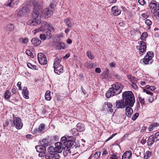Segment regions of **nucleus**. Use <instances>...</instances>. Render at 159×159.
Returning a JSON list of instances; mask_svg holds the SVG:
<instances>
[{"mask_svg":"<svg viewBox=\"0 0 159 159\" xmlns=\"http://www.w3.org/2000/svg\"><path fill=\"white\" fill-rule=\"evenodd\" d=\"M111 87L107 91L106 96L107 98L120 94L122 92L123 86L121 84L116 83L111 85Z\"/></svg>","mask_w":159,"mask_h":159,"instance_id":"obj_1","label":"nucleus"},{"mask_svg":"<svg viewBox=\"0 0 159 159\" xmlns=\"http://www.w3.org/2000/svg\"><path fill=\"white\" fill-rule=\"evenodd\" d=\"M122 98L127 106L133 107L135 102L134 97L133 93L130 91H126L123 93Z\"/></svg>","mask_w":159,"mask_h":159,"instance_id":"obj_2","label":"nucleus"},{"mask_svg":"<svg viewBox=\"0 0 159 159\" xmlns=\"http://www.w3.org/2000/svg\"><path fill=\"white\" fill-rule=\"evenodd\" d=\"M154 53L152 51L148 52L144 58L141 60L145 64H151L153 62L152 58L153 57Z\"/></svg>","mask_w":159,"mask_h":159,"instance_id":"obj_3","label":"nucleus"},{"mask_svg":"<svg viewBox=\"0 0 159 159\" xmlns=\"http://www.w3.org/2000/svg\"><path fill=\"white\" fill-rule=\"evenodd\" d=\"M13 116V121L11 122L12 127L15 126L17 129H21L23 126L21 120L19 117H15L14 114L12 115Z\"/></svg>","mask_w":159,"mask_h":159,"instance_id":"obj_4","label":"nucleus"},{"mask_svg":"<svg viewBox=\"0 0 159 159\" xmlns=\"http://www.w3.org/2000/svg\"><path fill=\"white\" fill-rule=\"evenodd\" d=\"M41 7L36 2L33 3V10L32 16L34 19L36 20L39 15V12L40 11Z\"/></svg>","mask_w":159,"mask_h":159,"instance_id":"obj_5","label":"nucleus"},{"mask_svg":"<svg viewBox=\"0 0 159 159\" xmlns=\"http://www.w3.org/2000/svg\"><path fill=\"white\" fill-rule=\"evenodd\" d=\"M150 9L152 13V16L156 15V12L159 10V3L155 1H151L149 4Z\"/></svg>","mask_w":159,"mask_h":159,"instance_id":"obj_6","label":"nucleus"},{"mask_svg":"<svg viewBox=\"0 0 159 159\" xmlns=\"http://www.w3.org/2000/svg\"><path fill=\"white\" fill-rule=\"evenodd\" d=\"M138 44L139 45L136 46V48L139 50V54L142 55H143V53L146 50L147 46L146 43L143 41H138Z\"/></svg>","mask_w":159,"mask_h":159,"instance_id":"obj_7","label":"nucleus"},{"mask_svg":"<svg viewBox=\"0 0 159 159\" xmlns=\"http://www.w3.org/2000/svg\"><path fill=\"white\" fill-rule=\"evenodd\" d=\"M17 14L20 16H23L24 15L28 14L30 11V9L28 7L24 6L20 9L17 10Z\"/></svg>","mask_w":159,"mask_h":159,"instance_id":"obj_8","label":"nucleus"},{"mask_svg":"<svg viewBox=\"0 0 159 159\" xmlns=\"http://www.w3.org/2000/svg\"><path fill=\"white\" fill-rule=\"evenodd\" d=\"M80 145L79 143H76L75 141V140L72 141H71L69 142V143H68L67 144L66 146V148L67 149H68V148H70V149L73 150L77 149L78 148L80 149Z\"/></svg>","mask_w":159,"mask_h":159,"instance_id":"obj_9","label":"nucleus"},{"mask_svg":"<svg viewBox=\"0 0 159 159\" xmlns=\"http://www.w3.org/2000/svg\"><path fill=\"white\" fill-rule=\"evenodd\" d=\"M52 6L51 5L48 8H46L43 10V14L45 18L50 17L53 13L52 9Z\"/></svg>","mask_w":159,"mask_h":159,"instance_id":"obj_10","label":"nucleus"},{"mask_svg":"<svg viewBox=\"0 0 159 159\" xmlns=\"http://www.w3.org/2000/svg\"><path fill=\"white\" fill-rule=\"evenodd\" d=\"M38 59L39 63L41 65L46 64L47 63V59L42 53H39L38 55Z\"/></svg>","mask_w":159,"mask_h":159,"instance_id":"obj_11","label":"nucleus"},{"mask_svg":"<svg viewBox=\"0 0 159 159\" xmlns=\"http://www.w3.org/2000/svg\"><path fill=\"white\" fill-rule=\"evenodd\" d=\"M41 25H45L46 28H47V29L45 30V32L47 33H48V32H49L50 34H52V32H54V29L51 24H48L45 22H44L41 23Z\"/></svg>","mask_w":159,"mask_h":159,"instance_id":"obj_12","label":"nucleus"},{"mask_svg":"<svg viewBox=\"0 0 159 159\" xmlns=\"http://www.w3.org/2000/svg\"><path fill=\"white\" fill-rule=\"evenodd\" d=\"M64 147H63V144L61 142H57L55 144V150L57 153H61Z\"/></svg>","mask_w":159,"mask_h":159,"instance_id":"obj_13","label":"nucleus"},{"mask_svg":"<svg viewBox=\"0 0 159 159\" xmlns=\"http://www.w3.org/2000/svg\"><path fill=\"white\" fill-rule=\"evenodd\" d=\"M123 98L122 100H117L116 101V106L118 108H123L125 107L127 105L125 104V103Z\"/></svg>","mask_w":159,"mask_h":159,"instance_id":"obj_14","label":"nucleus"},{"mask_svg":"<svg viewBox=\"0 0 159 159\" xmlns=\"http://www.w3.org/2000/svg\"><path fill=\"white\" fill-rule=\"evenodd\" d=\"M112 14L115 16H118L121 13V11L120 8L118 6H114L111 9Z\"/></svg>","mask_w":159,"mask_h":159,"instance_id":"obj_15","label":"nucleus"},{"mask_svg":"<svg viewBox=\"0 0 159 159\" xmlns=\"http://www.w3.org/2000/svg\"><path fill=\"white\" fill-rule=\"evenodd\" d=\"M35 148L37 152H39V156L40 157V155L43 154V152L44 151H45L46 150V148L43 145H38L35 147ZM43 156L41 155V157Z\"/></svg>","mask_w":159,"mask_h":159,"instance_id":"obj_16","label":"nucleus"},{"mask_svg":"<svg viewBox=\"0 0 159 159\" xmlns=\"http://www.w3.org/2000/svg\"><path fill=\"white\" fill-rule=\"evenodd\" d=\"M53 68L54 72L58 75L63 72V66L62 65L54 66Z\"/></svg>","mask_w":159,"mask_h":159,"instance_id":"obj_17","label":"nucleus"},{"mask_svg":"<svg viewBox=\"0 0 159 159\" xmlns=\"http://www.w3.org/2000/svg\"><path fill=\"white\" fill-rule=\"evenodd\" d=\"M52 34H50L48 32L47 33L46 32L43 34H41L40 35L39 37L40 39L43 40H44L46 39H50L52 37Z\"/></svg>","mask_w":159,"mask_h":159,"instance_id":"obj_18","label":"nucleus"},{"mask_svg":"<svg viewBox=\"0 0 159 159\" xmlns=\"http://www.w3.org/2000/svg\"><path fill=\"white\" fill-rule=\"evenodd\" d=\"M125 108V114L128 117H130L133 113V111L132 108V107L129 106H127Z\"/></svg>","mask_w":159,"mask_h":159,"instance_id":"obj_19","label":"nucleus"},{"mask_svg":"<svg viewBox=\"0 0 159 159\" xmlns=\"http://www.w3.org/2000/svg\"><path fill=\"white\" fill-rule=\"evenodd\" d=\"M132 155V152L130 151H127L123 154L122 159H129Z\"/></svg>","mask_w":159,"mask_h":159,"instance_id":"obj_20","label":"nucleus"},{"mask_svg":"<svg viewBox=\"0 0 159 159\" xmlns=\"http://www.w3.org/2000/svg\"><path fill=\"white\" fill-rule=\"evenodd\" d=\"M41 41L37 38H34L32 39L31 40L32 43L35 46L40 45L41 43Z\"/></svg>","mask_w":159,"mask_h":159,"instance_id":"obj_21","label":"nucleus"},{"mask_svg":"<svg viewBox=\"0 0 159 159\" xmlns=\"http://www.w3.org/2000/svg\"><path fill=\"white\" fill-rule=\"evenodd\" d=\"M22 94L24 98L26 99L29 98V92L27 90V88L26 87H24L22 90Z\"/></svg>","mask_w":159,"mask_h":159,"instance_id":"obj_22","label":"nucleus"},{"mask_svg":"<svg viewBox=\"0 0 159 159\" xmlns=\"http://www.w3.org/2000/svg\"><path fill=\"white\" fill-rule=\"evenodd\" d=\"M155 138L153 135L150 136L148 138L147 140V143L148 146H151L154 142H155Z\"/></svg>","mask_w":159,"mask_h":159,"instance_id":"obj_23","label":"nucleus"},{"mask_svg":"<svg viewBox=\"0 0 159 159\" xmlns=\"http://www.w3.org/2000/svg\"><path fill=\"white\" fill-rule=\"evenodd\" d=\"M77 129L80 132H83L85 129V126L84 124L79 123L77 124Z\"/></svg>","mask_w":159,"mask_h":159,"instance_id":"obj_24","label":"nucleus"},{"mask_svg":"<svg viewBox=\"0 0 159 159\" xmlns=\"http://www.w3.org/2000/svg\"><path fill=\"white\" fill-rule=\"evenodd\" d=\"M41 23V21L39 19H36V20L34 19L33 20H30L28 21V23L31 25L35 26L40 24Z\"/></svg>","mask_w":159,"mask_h":159,"instance_id":"obj_25","label":"nucleus"},{"mask_svg":"<svg viewBox=\"0 0 159 159\" xmlns=\"http://www.w3.org/2000/svg\"><path fill=\"white\" fill-rule=\"evenodd\" d=\"M61 60V58H58L57 57L55 58L53 63V67L61 65L60 64Z\"/></svg>","mask_w":159,"mask_h":159,"instance_id":"obj_26","label":"nucleus"},{"mask_svg":"<svg viewBox=\"0 0 159 159\" xmlns=\"http://www.w3.org/2000/svg\"><path fill=\"white\" fill-rule=\"evenodd\" d=\"M65 45L62 42H59L58 45L56 46V48L57 50H61L65 48Z\"/></svg>","mask_w":159,"mask_h":159,"instance_id":"obj_27","label":"nucleus"},{"mask_svg":"<svg viewBox=\"0 0 159 159\" xmlns=\"http://www.w3.org/2000/svg\"><path fill=\"white\" fill-rule=\"evenodd\" d=\"M64 22L69 27H71L72 25V24L71 23L70 19L69 18H67L65 19Z\"/></svg>","mask_w":159,"mask_h":159,"instance_id":"obj_28","label":"nucleus"},{"mask_svg":"<svg viewBox=\"0 0 159 159\" xmlns=\"http://www.w3.org/2000/svg\"><path fill=\"white\" fill-rule=\"evenodd\" d=\"M67 137L65 136L61 137V143L62 144L63 143L65 146H66L68 143H67Z\"/></svg>","mask_w":159,"mask_h":159,"instance_id":"obj_29","label":"nucleus"},{"mask_svg":"<svg viewBox=\"0 0 159 159\" xmlns=\"http://www.w3.org/2000/svg\"><path fill=\"white\" fill-rule=\"evenodd\" d=\"M104 105L105 106L107 105L108 108L109 109V110L111 112H113V110L111 108L112 105L111 103L106 102L104 103Z\"/></svg>","mask_w":159,"mask_h":159,"instance_id":"obj_30","label":"nucleus"},{"mask_svg":"<svg viewBox=\"0 0 159 159\" xmlns=\"http://www.w3.org/2000/svg\"><path fill=\"white\" fill-rule=\"evenodd\" d=\"M45 125L44 124H41L40 125L38 128L39 133L42 134L43 133V130L45 129Z\"/></svg>","mask_w":159,"mask_h":159,"instance_id":"obj_31","label":"nucleus"},{"mask_svg":"<svg viewBox=\"0 0 159 159\" xmlns=\"http://www.w3.org/2000/svg\"><path fill=\"white\" fill-rule=\"evenodd\" d=\"M45 97L46 100L48 101H50L51 99V96L50 95V91H47L45 93Z\"/></svg>","mask_w":159,"mask_h":159,"instance_id":"obj_32","label":"nucleus"},{"mask_svg":"<svg viewBox=\"0 0 159 159\" xmlns=\"http://www.w3.org/2000/svg\"><path fill=\"white\" fill-rule=\"evenodd\" d=\"M11 96V93L8 90L6 91L4 94V98L6 99H8L10 98Z\"/></svg>","mask_w":159,"mask_h":159,"instance_id":"obj_33","label":"nucleus"},{"mask_svg":"<svg viewBox=\"0 0 159 159\" xmlns=\"http://www.w3.org/2000/svg\"><path fill=\"white\" fill-rule=\"evenodd\" d=\"M48 151L49 153H55L56 152L55 147L53 146H51L49 147L48 148Z\"/></svg>","mask_w":159,"mask_h":159,"instance_id":"obj_34","label":"nucleus"},{"mask_svg":"<svg viewBox=\"0 0 159 159\" xmlns=\"http://www.w3.org/2000/svg\"><path fill=\"white\" fill-rule=\"evenodd\" d=\"M14 29V25L12 24H9L7 25L6 30L9 31H13Z\"/></svg>","mask_w":159,"mask_h":159,"instance_id":"obj_35","label":"nucleus"},{"mask_svg":"<svg viewBox=\"0 0 159 159\" xmlns=\"http://www.w3.org/2000/svg\"><path fill=\"white\" fill-rule=\"evenodd\" d=\"M41 144L42 145H43L46 148V147H47L49 144V143L48 142V140L46 139H43L42 141Z\"/></svg>","mask_w":159,"mask_h":159,"instance_id":"obj_36","label":"nucleus"},{"mask_svg":"<svg viewBox=\"0 0 159 159\" xmlns=\"http://www.w3.org/2000/svg\"><path fill=\"white\" fill-rule=\"evenodd\" d=\"M19 40L20 43L25 44L27 43L28 42L29 39L27 38H20L19 39Z\"/></svg>","mask_w":159,"mask_h":159,"instance_id":"obj_37","label":"nucleus"},{"mask_svg":"<svg viewBox=\"0 0 159 159\" xmlns=\"http://www.w3.org/2000/svg\"><path fill=\"white\" fill-rule=\"evenodd\" d=\"M14 4L13 0H8L6 6L7 7H13Z\"/></svg>","mask_w":159,"mask_h":159,"instance_id":"obj_38","label":"nucleus"},{"mask_svg":"<svg viewBox=\"0 0 159 159\" xmlns=\"http://www.w3.org/2000/svg\"><path fill=\"white\" fill-rule=\"evenodd\" d=\"M157 123H154L150 125L148 127L149 131H151L152 130L153 128L157 126Z\"/></svg>","mask_w":159,"mask_h":159,"instance_id":"obj_39","label":"nucleus"},{"mask_svg":"<svg viewBox=\"0 0 159 159\" xmlns=\"http://www.w3.org/2000/svg\"><path fill=\"white\" fill-rule=\"evenodd\" d=\"M148 37V34L146 32H143L142 33L140 39L143 41L146 40V38Z\"/></svg>","mask_w":159,"mask_h":159,"instance_id":"obj_40","label":"nucleus"},{"mask_svg":"<svg viewBox=\"0 0 159 159\" xmlns=\"http://www.w3.org/2000/svg\"><path fill=\"white\" fill-rule=\"evenodd\" d=\"M78 131H79L77 130V128H73L71 130V132L72 134L75 136H77L79 135V134Z\"/></svg>","mask_w":159,"mask_h":159,"instance_id":"obj_41","label":"nucleus"},{"mask_svg":"<svg viewBox=\"0 0 159 159\" xmlns=\"http://www.w3.org/2000/svg\"><path fill=\"white\" fill-rule=\"evenodd\" d=\"M43 157H44L45 159H52V153L45 154L43 153Z\"/></svg>","mask_w":159,"mask_h":159,"instance_id":"obj_42","label":"nucleus"},{"mask_svg":"<svg viewBox=\"0 0 159 159\" xmlns=\"http://www.w3.org/2000/svg\"><path fill=\"white\" fill-rule=\"evenodd\" d=\"M52 159L54 158L55 159H59L60 158V155L57 153H51Z\"/></svg>","mask_w":159,"mask_h":159,"instance_id":"obj_43","label":"nucleus"},{"mask_svg":"<svg viewBox=\"0 0 159 159\" xmlns=\"http://www.w3.org/2000/svg\"><path fill=\"white\" fill-rule=\"evenodd\" d=\"M27 66L32 69L36 70V66L35 65H32L30 63H27Z\"/></svg>","mask_w":159,"mask_h":159,"instance_id":"obj_44","label":"nucleus"},{"mask_svg":"<svg viewBox=\"0 0 159 159\" xmlns=\"http://www.w3.org/2000/svg\"><path fill=\"white\" fill-rule=\"evenodd\" d=\"M87 55L88 57L91 59H93L94 58V56L91 54V53L90 51H88L87 52Z\"/></svg>","mask_w":159,"mask_h":159,"instance_id":"obj_45","label":"nucleus"},{"mask_svg":"<svg viewBox=\"0 0 159 159\" xmlns=\"http://www.w3.org/2000/svg\"><path fill=\"white\" fill-rule=\"evenodd\" d=\"M147 139V137L145 136H143L141 141V143L143 145L145 144L147 142L146 139Z\"/></svg>","mask_w":159,"mask_h":159,"instance_id":"obj_46","label":"nucleus"},{"mask_svg":"<svg viewBox=\"0 0 159 159\" xmlns=\"http://www.w3.org/2000/svg\"><path fill=\"white\" fill-rule=\"evenodd\" d=\"M101 155V152H96L94 155V157L95 159H98Z\"/></svg>","mask_w":159,"mask_h":159,"instance_id":"obj_47","label":"nucleus"},{"mask_svg":"<svg viewBox=\"0 0 159 159\" xmlns=\"http://www.w3.org/2000/svg\"><path fill=\"white\" fill-rule=\"evenodd\" d=\"M111 159H120V157L118 156L117 155L113 154L111 155Z\"/></svg>","mask_w":159,"mask_h":159,"instance_id":"obj_48","label":"nucleus"},{"mask_svg":"<svg viewBox=\"0 0 159 159\" xmlns=\"http://www.w3.org/2000/svg\"><path fill=\"white\" fill-rule=\"evenodd\" d=\"M153 136L155 139H156L155 142H157V141H159V132L156 133Z\"/></svg>","mask_w":159,"mask_h":159,"instance_id":"obj_49","label":"nucleus"},{"mask_svg":"<svg viewBox=\"0 0 159 159\" xmlns=\"http://www.w3.org/2000/svg\"><path fill=\"white\" fill-rule=\"evenodd\" d=\"M66 146H65L64 147L63 149V154L65 156H66L68 154V152H69V150H66Z\"/></svg>","mask_w":159,"mask_h":159,"instance_id":"obj_50","label":"nucleus"},{"mask_svg":"<svg viewBox=\"0 0 159 159\" xmlns=\"http://www.w3.org/2000/svg\"><path fill=\"white\" fill-rule=\"evenodd\" d=\"M139 116V113H136L134 114L133 116H132V120H136V119Z\"/></svg>","mask_w":159,"mask_h":159,"instance_id":"obj_51","label":"nucleus"},{"mask_svg":"<svg viewBox=\"0 0 159 159\" xmlns=\"http://www.w3.org/2000/svg\"><path fill=\"white\" fill-rule=\"evenodd\" d=\"M26 54L31 57H33L34 56L32 53L29 50H26Z\"/></svg>","mask_w":159,"mask_h":159,"instance_id":"obj_52","label":"nucleus"},{"mask_svg":"<svg viewBox=\"0 0 159 159\" xmlns=\"http://www.w3.org/2000/svg\"><path fill=\"white\" fill-rule=\"evenodd\" d=\"M139 102H140L141 103L142 105L144 104V103H145V101H144V98H143L139 96Z\"/></svg>","mask_w":159,"mask_h":159,"instance_id":"obj_53","label":"nucleus"},{"mask_svg":"<svg viewBox=\"0 0 159 159\" xmlns=\"http://www.w3.org/2000/svg\"><path fill=\"white\" fill-rule=\"evenodd\" d=\"M66 137L67 139V143H69V142L71 141H73V140H75V139L71 136H67V137Z\"/></svg>","mask_w":159,"mask_h":159,"instance_id":"obj_54","label":"nucleus"},{"mask_svg":"<svg viewBox=\"0 0 159 159\" xmlns=\"http://www.w3.org/2000/svg\"><path fill=\"white\" fill-rule=\"evenodd\" d=\"M86 66L89 68H92L93 66V64L91 62H87L86 64Z\"/></svg>","mask_w":159,"mask_h":159,"instance_id":"obj_55","label":"nucleus"},{"mask_svg":"<svg viewBox=\"0 0 159 159\" xmlns=\"http://www.w3.org/2000/svg\"><path fill=\"white\" fill-rule=\"evenodd\" d=\"M145 23L148 25V26H150L152 24V21L148 19L145 20Z\"/></svg>","mask_w":159,"mask_h":159,"instance_id":"obj_56","label":"nucleus"},{"mask_svg":"<svg viewBox=\"0 0 159 159\" xmlns=\"http://www.w3.org/2000/svg\"><path fill=\"white\" fill-rule=\"evenodd\" d=\"M143 91L144 92L146 93L147 94H149L151 95H152L153 94V93L146 89H144Z\"/></svg>","mask_w":159,"mask_h":159,"instance_id":"obj_57","label":"nucleus"},{"mask_svg":"<svg viewBox=\"0 0 159 159\" xmlns=\"http://www.w3.org/2000/svg\"><path fill=\"white\" fill-rule=\"evenodd\" d=\"M138 2L142 5H144L146 4L144 0H138Z\"/></svg>","mask_w":159,"mask_h":159,"instance_id":"obj_58","label":"nucleus"},{"mask_svg":"<svg viewBox=\"0 0 159 159\" xmlns=\"http://www.w3.org/2000/svg\"><path fill=\"white\" fill-rule=\"evenodd\" d=\"M117 134V133H115L114 134H112L110 137H109L105 141V142H107L108 141H109L110 139L112 138L115 135H116Z\"/></svg>","mask_w":159,"mask_h":159,"instance_id":"obj_59","label":"nucleus"},{"mask_svg":"<svg viewBox=\"0 0 159 159\" xmlns=\"http://www.w3.org/2000/svg\"><path fill=\"white\" fill-rule=\"evenodd\" d=\"M21 82H18L17 84V86L19 88V90H21L22 89V88L21 86Z\"/></svg>","mask_w":159,"mask_h":159,"instance_id":"obj_60","label":"nucleus"},{"mask_svg":"<svg viewBox=\"0 0 159 159\" xmlns=\"http://www.w3.org/2000/svg\"><path fill=\"white\" fill-rule=\"evenodd\" d=\"M131 85L132 87L134 89H136L138 88V87H137V85L135 83H134V82H132Z\"/></svg>","mask_w":159,"mask_h":159,"instance_id":"obj_61","label":"nucleus"},{"mask_svg":"<svg viewBox=\"0 0 159 159\" xmlns=\"http://www.w3.org/2000/svg\"><path fill=\"white\" fill-rule=\"evenodd\" d=\"M11 92L12 93L15 94L17 92V90L15 87H13L11 89Z\"/></svg>","mask_w":159,"mask_h":159,"instance_id":"obj_62","label":"nucleus"},{"mask_svg":"<svg viewBox=\"0 0 159 159\" xmlns=\"http://www.w3.org/2000/svg\"><path fill=\"white\" fill-rule=\"evenodd\" d=\"M143 17V18L145 19L147 18L148 17V14L147 13H143L141 15Z\"/></svg>","mask_w":159,"mask_h":159,"instance_id":"obj_63","label":"nucleus"},{"mask_svg":"<svg viewBox=\"0 0 159 159\" xmlns=\"http://www.w3.org/2000/svg\"><path fill=\"white\" fill-rule=\"evenodd\" d=\"M156 15L155 16H152L153 18H157V17H158V19H159V11L158 12H156Z\"/></svg>","mask_w":159,"mask_h":159,"instance_id":"obj_64","label":"nucleus"}]
</instances>
